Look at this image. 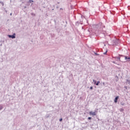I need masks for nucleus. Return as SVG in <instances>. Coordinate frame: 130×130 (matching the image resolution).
<instances>
[{
	"instance_id": "nucleus-12",
	"label": "nucleus",
	"mask_w": 130,
	"mask_h": 130,
	"mask_svg": "<svg viewBox=\"0 0 130 130\" xmlns=\"http://www.w3.org/2000/svg\"><path fill=\"white\" fill-rule=\"evenodd\" d=\"M99 84H100V81H98L97 82H96L95 85L96 86H99Z\"/></svg>"
},
{
	"instance_id": "nucleus-8",
	"label": "nucleus",
	"mask_w": 130,
	"mask_h": 130,
	"mask_svg": "<svg viewBox=\"0 0 130 130\" xmlns=\"http://www.w3.org/2000/svg\"><path fill=\"white\" fill-rule=\"evenodd\" d=\"M89 114L90 115H93V116L96 115V112H89Z\"/></svg>"
},
{
	"instance_id": "nucleus-29",
	"label": "nucleus",
	"mask_w": 130,
	"mask_h": 130,
	"mask_svg": "<svg viewBox=\"0 0 130 130\" xmlns=\"http://www.w3.org/2000/svg\"><path fill=\"white\" fill-rule=\"evenodd\" d=\"M122 105H123V104H122Z\"/></svg>"
},
{
	"instance_id": "nucleus-10",
	"label": "nucleus",
	"mask_w": 130,
	"mask_h": 130,
	"mask_svg": "<svg viewBox=\"0 0 130 130\" xmlns=\"http://www.w3.org/2000/svg\"><path fill=\"white\" fill-rule=\"evenodd\" d=\"M124 88H125L124 91H125V92H127V93H128V92L127 91V86H124Z\"/></svg>"
},
{
	"instance_id": "nucleus-18",
	"label": "nucleus",
	"mask_w": 130,
	"mask_h": 130,
	"mask_svg": "<svg viewBox=\"0 0 130 130\" xmlns=\"http://www.w3.org/2000/svg\"><path fill=\"white\" fill-rule=\"evenodd\" d=\"M123 110H123V109H120V111H121V112H123Z\"/></svg>"
},
{
	"instance_id": "nucleus-6",
	"label": "nucleus",
	"mask_w": 130,
	"mask_h": 130,
	"mask_svg": "<svg viewBox=\"0 0 130 130\" xmlns=\"http://www.w3.org/2000/svg\"><path fill=\"white\" fill-rule=\"evenodd\" d=\"M80 24H81V25H83V21H78L76 22V26H79V25H80Z\"/></svg>"
},
{
	"instance_id": "nucleus-23",
	"label": "nucleus",
	"mask_w": 130,
	"mask_h": 130,
	"mask_svg": "<svg viewBox=\"0 0 130 130\" xmlns=\"http://www.w3.org/2000/svg\"><path fill=\"white\" fill-rule=\"evenodd\" d=\"M59 121H62V118H60V119H59Z\"/></svg>"
},
{
	"instance_id": "nucleus-20",
	"label": "nucleus",
	"mask_w": 130,
	"mask_h": 130,
	"mask_svg": "<svg viewBox=\"0 0 130 130\" xmlns=\"http://www.w3.org/2000/svg\"><path fill=\"white\" fill-rule=\"evenodd\" d=\"M90 90H93V86H91V87H90Z\"/></svg>"
},
{
	"instance_id": "nucleus-21",
	"label": "nucleus",
	"mask_w": 130,
	"mask_h": 130,
	"mask_svg": "<svg viewBox=\"0 0 130 130\" xmlns=\"http://www.w3.org/2000/svg\"><path fill=\"white\" fill-rule=\"evenodd\" d=\"M88 119H89V120L92 119V117H89L88 118Z\"/></svg>"
},
{
	"instance_id": "nucleus-13",
	"label": "nucleus",
	"mask_w": 130,
	"mask_h": 130,
	"mask_svg": "<svg viewBox=\"0 0 130 130\" xmlns=\"http://www.w3.org/2000/svg\"><path fill=\"white\" fill-rule=\"evenodd\" d=\"M28 3H29V4H31V3H34V1L33 0H29Z\"/></svg>"
},
{
	"instance_id": "nucleus-19",
	"label": "nucleus",
	"mask_w": 130,
	"mask_h": 130,
	"mask_svg": "<svg viewBox=\"0 0 130 130\" xmlns=\"http://www.w3.org/2000/svg\"><path fill=\"white\" fill-rule=\"evenodd\" d=\"M94 54H95V55H99V54H98V53H95V52H94Z\"/></svg>"
},
{
	"instance_id": "nucleus-14",
	"label": "nucleus",
	"mask_w": 130,
	"mask_h": 130,
	"mask_svg": "<svg viewBox=\"0 0 130 130\" xmlns=\"http://www.w3.org/2000/svg\"><path fill=\"white\" fill-rule=\"evenodd\" d=\"M3 108H4V107H3V106H2V105H0V111L3 110Z\"/></svg>"
},
{
	"instance_id": "nucleus-7",
	"label": "nucleus",
	"mask_w": 130,
	"mask_h": 130,
	"mask_svg": "<svg viewBox=\"0 0 130 130\" xmlns=\"http://www.w3.org/2000/svg\"><path fill=\"white\" fill-rule=\"evenodd\" d=\"M118 98H119V96H117L115 97V98L114 100L115 103H117V101L118 100Z\"/></svg>"
},
{
	"instance_id": "nucleus-3",
	"label": "nucleus",
	"mask_w": 130,
	"mask_h": 130,
	"mask_svg": "<svg viewBox=\"0 0 130 130\" xmlns=\"http://www.w3.org/2000/svg\"><path fill=\"white\" fill-rule=\"evenodd\" d=\"M9 38H12V39H15L16 38V34L14 33L13 35H8Z\"/></svg>"
},
{
	"instance_id": "nucleus-27",
	"label": "nucleus",
	"mask_w": 130,
	"mask_h": 130,
	"mask_svg": "<svg viewBox=\"0 0 130 130\" xmlns=\"http://www.w3.org/2000/svg\"><path fill=\"white\" fill-rule=\"evenodd\" d=\"M10 16H12V13H10Z\"/></svg>"
},
{
	"instance_id": "nucleus-1",
	"label": "nucleus",
	"mask_w": 130,
	"mask_h": 130,
	"mask_svg": "<svg viewBox=\"0 0 130 130\" xmlns=\"http://www.w3.org/2000/svg\"><path fill=\"white\" fill-rule=\"evenodd\" d=\"M111 45H119V40L118 39H115L111 41Z\"/></svg>"
},
{
	"instance_id": "nucleus-4",
	"label": "nucleus",
	"mask_w": 130,
	"mask_h": 130,
	"mask_svg": "<svg viewBox=\"0 0 130 130\" xmlns=\"http://www.w3.org/2000/svg\"><path fill=\"white\" fill-rule=\"evenodd\" d=\"M99 31H100L99 33H101L102 34L105 35L106 34V31L102 29V28H100Z\"/></svg>"
},
{
	"instance_id": "nucleus-17",
	"label": "nucleus",
	"mask_w": 130,
	"mask_h": 130,
	"mask_svg": "<svg viewBox=\"0 0 130 130\" xmlns=\"http://www.w3.org/2000/svg\"><path fill=\"white\" fill-rule=\"evenodd\" d=\"M30 15H31V16H36L35 14V13H30Z\"/></svg>"
},
{
	"instance_id": "nucleus-11",
	"label": "nucleus",
	"mask_w": 130,
	"mask_h": 130,
	"mask_svg": "<svg viewBox=\"0 0 130 130\" xmlns=\"http://www.w3.org/2000/svg\"><path fill=\"white\" fill-rule=\"evenodd\" d=\"M126 83H127V84H128V85H130V80H129L126 79Z\"/></svg>"
},
{
	"instance_id": "nucleus-26",
	"label": "nucleus",
	"mask_w": 130,
	"mask_h": 130,
	"mask_svg": "<svg viewBox=\"0 0 130 130\" xmlns=\"http://www.w3.org/2000/svg\"><path fill=\"white\" fill-rule=\"evenodd\" d=\"M113 63L116 64V63H115V61H113Z\"/></svg>"
},
{
	"instance_id": "nucleus-25",
	"label": "nucleus",
	"mask_w": 130,
	"mask_h": 130,
	"mask_svg": "<svg viewBox=\"0 0 130 130\" xmlns=\"http://www.w3.org/2000/svg\"><path fill=\"white\" fill-rule=\"evenodd\" d=\"M103 85H105V82H103Z\"/></svg>"
},
{
	"instance_id": "nucleus-2",
	"label": "nucleus",
	"mask_w": 130,
	"mask_h": 130,
	"mask_svg": "<svg viewBox=\"0 0 130 130\" xmlns=\"http://www.w3.org/2000/svg\"><path fill=\"white\" fill-rule=\"evenodd\" d=\"M119 56H122V57H124L125 60H126V61H130V57L129 56H124L123 55H120L119 54Z\"/></svg>"
},
{
	"instance_id": "nucleus-15",
	"label": "nucleus",
	"mask_w": 130,
	"mask_h": 130,
	"mask_svg": "<svg viewBox=\"0 0 130 130\" xmlns=\"http://www.w3.org/2000/svg\"><path fill=\"white\" fill-rule=\"evenodd\" d=\"M0 4H1L2 5L3 7H4V6H5V4H4V2H3L2 1L0 2Z\"/></svg>"
},
{
	"instance_id": "nucleus-5",
	"label": "nucleus",
	"mask_w": 130,
	"mask_h": 130,
	"mask_svg": "<svg viewBox=\"0 0 130 130\" xmlns=\"http://www.w3.org/2000/svg\"><path fill=\"white\" fill-rule=\"evenodd\" d=\"M122 57V56H119L118 57H115L114 58L117 60V61H121L120 58Z\"/></svg>"
},
{
	"instance_id": "nucleus-28",
	"label": "nucleus",
	"mask_w": 130,
	"mask_h": 130,
	"mask_svg": "<svg viewBox=\"0 0 130 130\" xmlns=\"http://www.w3.org/2000/svg\"><path fill=\"white\" fill-rule=\"evenodd\" d=\"M104 28H105V26H104Z\"/></svg>"
},
{
	"instance_id": "nucleus-16",
	"label": "nucleus",
	"mask_w": 130,
	"mask_h": 130,
	"mask_svg": "<svg viewBox=\"0 0 130 130\" xmlns=\"http://www.w3.org/2000/svg\"><path fill=\"white\" fill-rule=\"evenodd\" d=\"M93 82L94 85L96 84V83H97V81L94 79L93 80Z\"/></svg>"
},
{
	"instance_id": "nucleus-22",
	"label": "nucleus",
	"mask_w": 130,
	"mask_h": 130,
	"mask_svg": "<svg viewBox=\"0 0 130 130\" xmlns=\"http://www.w3.org/2000/svg\"><path fill=\"white\" fill-rule=\"evenodd\" d=\"M99 26H100V24L96 25V28L98 27H99Z\"/></svg>"
},
{
	"instance_id": "nucleus-24",
	"label": "nucleus",
	"mask_w": 130,
	"mask_h": 130,
	"mask_svg": "<svg viewBox=\"0 0 130 130\" xmlns=\"http://www.w3.org/2000/svg\"><path fill=\"white\" fill-rule=\"evenodd\" d=\"M106 53H107V51H106L105 53H104V54H106Z\"/></svg>"
},
{
	"instance_id": "nucleus-9",
	"label": "nucleus",
	"mask_w": 130,
	"mask_h": 130,
	"mask_svg": "<svg viewBox=\"0 0 130 130\" xmlns=\"http://www.w3.org/2000/svg\"><path fill=\"white\" fill-rule=\"evenodd\" d=\"M51 115V114H47L46 115V118H48V117H50Z\"/></svg>"
}]
</instances>
